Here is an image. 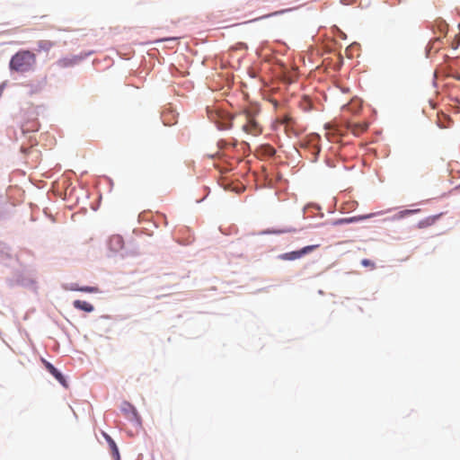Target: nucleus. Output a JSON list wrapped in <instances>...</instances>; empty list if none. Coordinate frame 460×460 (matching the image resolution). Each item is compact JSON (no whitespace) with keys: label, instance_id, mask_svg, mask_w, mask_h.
Listing matches in <instances>:
<instances>
[{"label":"nucleus","instance_id":"nucleus-1","mask_svg":"<svg viewBox=\"0 0 460 460\" xmlns=\"http://www.w3.org/2000/svg\"><path fill=\"white\" fill-rule=\"evenodd\" d=\"M36 55L30 50H20L10 60V69L18 73L32 70L36 65Z\"/></svg>","mask_w":460,"mask_h":460},{"label":"nucleus","instance_id":"nucleus-2","mask_svg":"<svg viewBox=\"0 0 460 460\" xmlns=\"http://www.w3.org/2000/svg\"><path fill=\"white\" fill-rule=\"evenodd\" d=\"M237 118L243 122V130L252 136H259L262 132V127L257 120L255 111L244 110L238 114Z\"/></svg>","mask_w":460,"mask_h":460},{"label":"nucleus","instance_id":"nucleus-3","mask_svg":"<svg viewBox=\"0 0 460 460\" xmlns=\"http://www.w3.org/2000/svg\"><path fill=\"white\" fill-rule=\"evenodd\" d=\"M319 246H320L319 244L307 245V246L303 247L300 250L280 254L279 256V258L282 261H295V260L302 258L305 254H308V253L314 252Z\"/></svg>","mask_w":460,"mask_h":460},{"label":"nucleus","instance_id":"nucleus-4","mask_svg":"<svg viewBox=\"0 0 460 460\" xmlns=\"http://www.w3.org/2000/svg\"><path fill=\"white\" fill-rule=\"evenodd\" d=\"M121 411L129 421L141 425V418L131 403L124 402L121 405Z\"/></svg>","mask_w":460,"mask_h":460},{"label":"nucleus","instance_id":"nucleus-5","mask_svg":"<svg viewBox=\"0 0 460 460\" xmlns=\"http://www.w3.org/2000/svg\"><path fill=\"white\" fill-rule=\"evenodd\" d=\"M109 248L112 252H119L124 247V240L119 234H113L109 239Z\"/></svg>","mask_w":460,"mask_h":460},{"label":"nucleus","instance_id":"nucleus-6","mask_svg":"<svg viewBox=\"0 0 460 460\" xmlns=\"http://www.w3.org/2000/svg\"><path fill=\"white\" fill-rule=\"evenodd\" d=\"M374 216H375V214H369V215H366V216H358V217L341 218V219L334 221L332 224L334 226L341 225V224H350V223H355V222H358L360 220H364V219L372 217Z\"/></svg>","mask_w":460,"mask_h":460},{"label":"nucleus","instance_id":"nucleus-7","mask_svg":"<svg viewBox=\"0 0 460 460\" xmlns=\"http://www.w3.org/2000/svg\"><path fill=\"white\" fill-rule=\"evenodd\" d=\"M348 128L350 129L352 134L358 136L367 129V124L365 122H362V123H354L353 122V123H349Z\"/></svg>","mask_w":460,"mask_h":460},{"label":"nucleus","instance_id":"nucleus-8","mask_svg":"<svg viewBox=\"0 0 460 460\" xmlns=\"http://www.w3.org/2000/svg\"><path fill=\"white\" fill-rule=\"evenodd\" d=\"M47 368L49 371V373L52 374L60 384H62L65 387H67L65 377L53 365L48 363Z\"/></svg>","mask_w":460,"mask_h":460},{"label":"nucleus","instance_id":"nucleus-9","mask_svg":"<svg viewBox=\"0 0 460 460\" xmlns=\"http://www.w3.org/2000/svg\"><path fill=\"white\" fill-rule=\"evenodd\" d=\"M73 305L75 308L87 312V313H91L94 310L93 305L86 301L75 300L73 302Z\"/></svg>","mask_w":460,"mask_h":460},{"label":"nucleus","instance_id":"nucleus-10","mask_svg":"<svg viewBox=\"0 0 460 460\" xmlns=\"http://www.w3.org/2000/svg\"><path fill=\"white\" fill-rule=\"evenodd\" d=\"M38 51L48 52L53 46L54 43L50 40H42L38 41Z\"/></svg>","mask_w":460,"mask_h":460},{"label":"nucleus","instance_id":"nucleus-11","mask_svg":"<svg viewBox=\"0 0 460 460\" xmlns=\"http://www.w3.org/2000/svg\"><path fill=\"white\" fill-rule=\"evenodd\" d=\"M260 150L263 155L270 156V157L273 156L276 153L275 148L269 144L261 146Z\"/></svg>","mask_w":460,"mask_h":460},{"label":"nucleus","instance_id":"nucleus-12","mask_svg":"<svg viewBox=\"0 0 460 460\" xmlns=\"http://www.w3.org/2000/svg\"><path fill=\"white\" fill-rule=\"evenodd\" d=\"M72 290L75 291H81V292H86V293H97L98 288L96 287H78L77 285H75L71 288Z\"/></svg>","mask_w":460,"mask_h":460},{"label":"nucleus","instance_id":"nucleus-13","mask_svg":"<svg viewBox=\"0 0 460 460\" xmlns=\"http://www.w3.org/2000/svg\"><path fill=\"white\" fill-rule=\"evenodd\" d=\"M459 46H460V34H457L455 36L454 40L451 42V48L453 49H458Z\"/></svg>","mask_w":460,"mask_h":460},{"label":"nucleus","instance_id":"nucleus-14","mask_svg":"<svg viewBox=\"0 0 460 460\" xmlns=\"http://www.w3.org/2000/svg\"><path fill=\"white\" fill-rule=\"evenodd\" d=\"M361 264H362L364 267H369V268H371V269H375V267H376V266H375V263H374L372 261L368 260V259H363V260L361 261Z\"/></svg>","mask_w":460,"mask_h":460},{"label":"nucleus","instance_id":"nucleus-15","mask_svg":"<svg viewBox=\"0 0 460 460\" xmlns=\"http://www.w3.org/2000/svg\"><path fill=\"white\" fill-rule=\"evenodd\" d=\"M107 440H108L109 444L111 445V447H112V449L115 452V454L117 456H119V451H118V448H117V446H116L115 442L110 437H108V436H107Z\"/></svg>","mask_w":460,"mask_h":460},{"label":"nucleus","instance_id":"nucleus-16","mask_svg":"<svg viewBox=\"0 0 460 460\" xmlns=\"http://www.w3.org/2000/svg\"><path fill=\"white\" fill-rule=\"evenodd\" d=\"M285 12H286L285 10L277 11V12H274V13H270V14H267V15H264L262 18L270 17V16H274V15H278V14H281V13H284Z\"/></svg>","mask_w":460,"mask_h":460},{"label":"nucleus","instance_id":"nucleus-17","mask_svg":"<svg viewBox=\"0 0 460 460\" xmlns=\"http://www.w3.org/2000/svg\"><path fill=\"white\" fill-rule=\"evenodd\" d=\"M293 229H282V230H275L273 233L275 234H284V233H290L293 232Z\"/></svg>","mask_w":460,"mask_h":460},{"label":"nucleus","instance_id":"nucleus-18","mask_svg":"<svg viewBox=\"0 0 460 460\" xmlns=\"http://www.w3.org/2000/svg\"><path fill=\"white\" fill-rule=\"evenodd\" d=\"M290 120H291V119L289 117L286 116L283 119V123L286 125H288Z\"/></svg>","mask_w":460,"mask_h":460},{"label":"nucleus","instance_id":"nucleus-19","mask_svg":"<svg viewBox=\"0 0 460 460\" xmlns=\"http://www.w3.org/2000/svg\"><path fill=\"white\" fill-rule=\"evenodd\" d=\"M32 131H35L37 130V126L35 125L32 128H31Z\"/></svg>","mask_w":460,"mask_h":460}]
</instances>
